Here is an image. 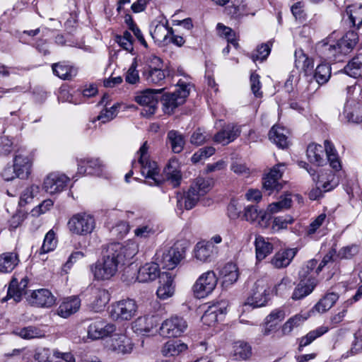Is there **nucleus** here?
<instances>
[{"label": "nucleus", "mask_w": 362, "mask_h": 362, "mask_svg": "<svg viewBox=\"0 0 362 362\" xmlns=\"http://www.w3.org/2000/svg\"><path fill=\"white\" fill-rule=\"evenodd\" d=\"M255 246L256 257L259 261L264 259L273 251V245L269 242V239L261 235L256 237Z\"/></svg>", "instance_id": "obj_39"}, {"label": "nucleus", "mask_w": 362, "mask_h": 362, "mask_svg": "<svg viewBox=\"0 0 362 362\" xmlns=\"http://www.w3.org/2000/svg\"><path fill=\"white\" fill-rule=\"evenodd\" d=\"M88 300L90 308L94 312L103 310L110 299L109 292L102 288L91 287L88 289Z\"/></svg>", "instance_id": "obj_13"}, {"label": "nucleus", "mask_w": 362, "mask_h": 362, "mask_svg": "<svg viewBox=\"0 0 362 362\" xmlns=\"http://www.w3.org/2000/svg\"><path fill=\"white\" fill-rule=\"evenodd\" d=\"M324 149L321 145L310 144L307 148V157L310 163L318 166L326 163V158L324 155Z\"/></svg>", "instance_id": "obj_40"}, {"label": "nucleus", "mask_w": 362, "mask_h": 362, "mask_svg": "<svg viewBox=\"0 0 362 362\" xmlns=\"http://www.w3.org/2000/svg\"><path fill=\"white\" fill-rule=\"evenodd\" d=\"M318 281L315 278L308 279L307 281L300 279L299 284L293 292L292 299L298 300L306 297L313 291Z\"/></svg>", "instance_id": "obj_34"}, {"label": "nucleus", "mask_w": 362, "mask_h": 362, "mask_svg": "<svg viewBox=\"0 0 362 362\" xmlns=\"http://www.w3.org/2000/svg\"><path fill=\"white\" fill-rule=\"evenodd\" d=\"M233 356L235 360H246L252 355L251 346L246 342L237 341L233 346Z\"/></svg>", "instance_id": "obj_57"}, {"label": "nucleus", "mask_w": 362, "mask_h": 362, "mask_svg": "<svg viewBox=\"0 0 362 362\" xmlns=\"http://www.w3.org/2000/svg\"><path fill=\"white\" fill-rule=\"evenodd\" d=\"M164 179H165L173 187H177L180 185L182 175L180 169V165L177 160L172 159L169 161L163 170Z\"/></svg>", "instance_id": "obj_31"}, {"label": "nucleus", "mask_w": 362, "mask_h": 362, "mask_svg": "<svg viewBox=\"0 0 362 362\" xmlns=\"http://www.w3.org/2000/svg\"><path fill=\"white\" fill-rule=\"evenodd\" d=\"M116 330L114 324L99 321L91 323L88 329V336L92 339H99L109 336Z\"/></svg>", "instance_id": "obj_28"}, {"label": "nucleus", "mask_w": 362, "mask_h": 362, "mask_svg": "<svg viewBox=\"0 0 362 362\" xmlns=\"http://www.w3.org/2000/svg\"><path fill=\"white\" fill-rule=\"evenodd\" d=\"M243 213V219L250 223H257L261 227H267L271 219V216L266 211L259 210L255 205L245 206Z\"/></svg>", "instance_id": "obj_18"}, {"label": "nucleus", "mask_w": 362, "mask_h": 362, "mask_svg": "<svg viewBox=\"0 0 362 362\" xmlns=\"http://www.w3.org/2000/svg\"><path fill=\"white\" fill-rule=\"evenodd\" d=\"M189 84L180 80L177 82V88L172 93L165 94L163 96V105L165 111L173 112L177 106L183 104L189 94Z\"/></svg>", "instance_id": "obj_9"}, {"label": "nucleus", "mask_w": 362, "mask_h": 362, "mask_svg": "<svg viewBox=\"0 0 362 362\" xmlns=\"http://www.w3.org/2000/svg\"><path fill=\"white\" fill-rule=\"evenodd\" d=\"M138 248L133 242L122 244L111 243L107 249V254L91 266L95 279L106 281L110 279L125 266L132 264V259L137 253Z\"/></svg>", "instance_id": "obj_1"}, {"label": "nucleus", "mask_w": 362, "mask_h": 362, "mask_svg": "<svg viewBox=\"0 0 362 362\" xmlns=\"http://www.w3.org/2000/svg\"><path fill=\"white\" fill-rule=\"evenodd\" d=\"M295 56V64L298 69H302L305 74H308L313 69L314 66L313 59L309 58L302 50L296 52Z\"/></svg>", "instance_id": "obj_54"}, {"label": "nucleus", "mask_w": 362, "mask_h": 362, "mask_svg": "<svg viewBox=\"0 0 362 362\" xmlns=\"http://www.w3.org/2000/svg\"><path fill=\"white\" fill-rule=\"evenodd\" d=\"M69 178L64 174L54 172L47 175L44 180L43 189L49 194L59 193L64 190Z\"/></svg>", "instance_id": "obj_14"}, {"label": "nucleus", "mask_w": 362, "mask_h": 362, "mask_svg": "<svg viewBox=\"0 0 362 362\" xmlns=\"http://www.w3.org/2000/svg\"><path fill=\"white\" fill-rule=\"evenodd\" d=\"M344 74L350 77L358 78L362 74V54H358L353 57L344 66Z\"/></svg>", "instance_id": "obj_44"}, {"label": "nucleus", "mask_w": 362, "mask_h": 362, "mask_svg": "<svg viewBox=\"0 0 362 362\" xmlns=\"http://www.w3.org/2000/svg\"><path fill=\"white\" fill-rule=\"evenodd\" d=\"M135 222L136 228L134 230V237L139 240L148 239L158 231V226L152 219L138 218Z\"/></svg>", "instance_id": "obj_17"}, {"label": "nucleus", "mask_w": 362, "mask_h": 362, "mask_svg": "<svg viewBox=\"0 0 362 362\" xmlns=\"http://www.w3.org/2000/svg\"><path fill=\"white\" fill-rule=\"evenodd\" d=\"M316 182L317 187L313 188L309 192V198L312 200H316L322 196V193L330 191L336 186L335 183L332 181L323 182L322 180H317Z\"/></svg>", "instance_id": "obj_51"}, {"label": "nucleus", "mask_w": 362, "mask_h": 362, "mask_svg": "<svg viewBox=\"0 0 362 362\" xmlns=\"http://www.w3.org/2000/svg\"><path fill=\"white\" fill-rule=\"evenodd\" d=\"M317 267V261L316 259H312L308 261L299 272L300 278L306 281L311 278L316 279V276L319 274L315 273Z\"/></svg>", "instance_id": "obj_61"}, {"label": "nucleus", "mask_w": 362, "mask_h": 362, "mask_svg": "<svg viewBox=\"0 0 362 362\" xmlns=\"http://www.w3.org/2000/svg\"><path fill=\"white\" fill-rule=\"evenodd\" d=\"M19 263L18 255L16 252H4L0 255V272L9 273Z\"/></svg>", "instance_id": "obj_41"}, {"label": "nucleus", "mask_w": 362, "mask_h": 362, "mask_svg": "<svg viewBox=\"0 0 362 362\" xmlns=\"http://www.w3.org/2000/svg\"><path fill=\"white\" fill-rule=\"evenodd\" d=\"M358 40V34L353 30L347 32L339 40L337 41L341 54L350 52Z\"/></svg>", "instance_id": "obj_38"}, {"label": "nucleus", "mask_w": 362, "mask_h": 362, "mask_svg": "<svg viewBox=\"0 0 362 362\" xmlns=\"http://www.w3.org/2000/svg\"><path fill=\"white\" fill-rule=\"evenodd\" d=\"M240 126L230 123L225 125L214 136V141L223 145H227L236 139L240 134Z\"/></svg>", "instance_id": "obj_26"}, {"label": "nucleus", "mask_w": 362, "mask_h": 362, "mask_svg": "<svg viewBox=\"0 0 362 362\" xmlns=\"http://www.w3.org/2000/svg\"><path fill=\"white\" fill-rule=\"evenodd\" d=\"M226 7V13L232 18H239L247 15L246 4L244 0H229Z\"/></svg>", "instance_id": "obj_48"}, {"label": "nucleus", "mask_w": 362, "mask_h": 362, "mask_svg": "<svg viewBox=\"0 0 362 362\" xmlns=\"http://www.w3.org/2000/svg\"><path fill=\"white\" fill-rule=\"evenodd\" d=\"M329 327L327 326H320L317 327L316 329L309 332L305 336L300 338L299 340V346L298 350L299 351H302L303 349L305 346L310 344L314 340L317 339L318 337L322 336L325 333L329 331Z\"/></svg>", "instance_id": "obj_46"}, {"label": "nucleus", "mask_w": 362, "mask_h": 362, "mask_svg": "<svg viewBox=\"0 0 362 362\" xmlns=\"http://www.w3.org/2000/svg\"><path fill=\"white\" fill-rule=\"evenodd\" d=\"M105 169V165L98 158L86 157L78 160L77 173L81 175H93L100 176Z\"/></svg>", "instance_id": "obj_15"}, {"label": "nucleus", "mask_w": 362, "mask_h": 362, "mask_svg": "<svg viewBox=\"0 0 362 362\" xmlns=\"http://www.w3.org/2000/svg\"><path fill=\"white\" fill-rule=\"evenodd\" d=\"M119 107V105L117 103L114 104L110 108H105L100 112V114L96 117H95L92 120V122L94 123L96 121H99L102 124H105L106 122L111 121L116 117L118 112Z\"/></svg>", "instance_id": "obj_60"}, {"label": "nucleus", "mask_w": 362, "mask_h": 362, "mask_svg": "<svg viewBox=\"0 0 362 362\" xmlns=\"http://www.w3.org/2000/svg\"><path fill=\"white\" fill-rule=\"evenodd\" d=\"M339 295L337 293L331 292L325 295L313 308V312L323 313L329 310L338 300Z\"/></svg>", "instance_id": "obj_42"}, {"label": "nucleus", "mask_w": 362, "mask_h": 362, "mask_svg": "<svg viewBox=\"0 0 362 362\" xmlns=\"http://www.w3.org/2000/svg\"><path fill=\"white\" fill-rule=\"evenodd\" d=\"M167 139L175 153H179L182 151L185 141L182 134L175 130H170L168 133Z\"/></svg>", "instance_id": "obj_50"}, {"label": "nucleus", "mask_w": 362, "mask_h": 362, "mask_svg": "<svg viewBox=\"0 0 362 362\" xmlns=\"http://www.w3.org/2000/svg\"><path fill=\"white\" fill-rule=\"evenodd\" d=\"M211 180L199 177L194 180L186 194L177 197V207L182 211L183 209L190 210L194 208L198 202H203L204 204H209L210 200L205 199L204 197L211 189Z\"/></svg>", "instance_id": "obj_2"}, {"label": "nucleus", "mask_w": 362, "mask_h": 362, "mask_svg": "<svg viewBox=\"0 0 362 362\" xmlns=\"http://www.w3.org/2000/svg\"><path fill=\"white\" fill-rule=\"evenodd\" d=\"M160 269L158 264L155 262L146 263L138 271L137 280L141 283L152 281L159 277Z\"/></svg>", "instance_id": "obj_32"}, {"label": "nucleus", "mask_w": 362, "mask_h": 362, "mask_svg": "<svg viewBox=\"0 0 362 362\" xmlns=\"http://www.w3.org/2000/svg\"><path fill=\"white\" fill-rule=\"evenodd\" d=\"M158 317L156 315H144L138 317L132 325V329L134 332L148 335L153 333V329L158 324Z\"/></svg>", "instance_id": "obj_24"}, {"label": "nucleus", "mask_w": 362, "mask_h": 362, "mask_svg": "<svg viewBox=\"0 0 362 362\" xmlns=\"http://www.w3.org/2000/svg\"><path fill=\"white\" fill-rule=\"evenodd\" d=\"M108 347L117 354H129L133 349V344L130 338L124 334H115L111 336Z\"/></svg>", "instance_id": "obj_25"}, {"label": "nucleus", "mask_w": 362, "mask_h": 362, "mask_svg": "<svg viewBox=\"0 0 362 362\" xmlns=\"http://www.w3.org/2000/svg\"><path fill=\"white\" fill-rule=\"evenodd\" d=\"M29 279L26 276L14 274L9 284L7 295L2 299V302L8 299H13L15 303L22 300V297L26 293Z\"/></svg>", "instance_id": "obj_12"}, {"label": "nucleus", "mask_w": 362, "mask_h": 362, "mask_svg": "<svg viewBox=\"0 0 362 362\" xmlns=\"http://www.w3.org/2000/svg\"><path fill=\"white\" fill-rule=\"evenodd\" d=\"M144 59L145 65L141 73L144 80L149 84L163 85L166 75L162 59L153 54L145 56Z\"/></svg>", "instance_id": "obj_3"}, {"label": "nucleus", "mask_w": 362, "mask_h": 362, "mask_svg": "<svg viewBox=\"0 0 362 362\" xmlns=\"http://www.w3.org/2000/svg\"><path fill=\"white\" fill-rule=\"evenodd\" d=\"M228 302L218 301L208 306L202 317V321L208 326L215 325L226 313Z\"/></svg>", "instance_id": "obj_16"}, {"label": "nucleus", "mask_w": 362, "mask_h": 362, "mask_svg": "<svg viewBox=\"0 0 362 362\" xmlns=\"http://www.w3.org/2000/svg\"><path fill=\"white\" fill-rule=\"evenodd\" d=\"M216 28L219 35L225 37L227 41L232 44L235 47L238 46V41L235 37V33L229 27H227L222 23H218Z\"/></svg>", "instance_id": "obj_64"}, {"label": "nucleus", "mask_w": 362, "mask_h": 362, "mask_svg": "<svg viewBox=\"0 0 362 362\" xmlns=\"http://www.w3.org/2000/svg\"><path fill=\"white\" fill-rule=\"evenodd\" d=\"M218 283V277L212 270L202 274L192 286L194 296L197 298H204L215 289Z\"/></svg>", "instance_id": "obj_7"}, {"label": "nucleus", "mask_w": 362, "mask_h": 362, "mask_svg": "<svg viewBox=\"0 0 362 362\" xmlns=\"http://www.w3.org/2000/svg\"><path fill=\"white\" fill-rule=\"evenodd\" d=\"M221 276L223 279V285L228 287L235 283L239 277V272L237 265L234 263H227L221 270Z\"/></svg>", "instance_id": "obj_37"}, {"label": "nucleus", "mask_w": 362, "mask_h": 362, "mask_svg": "<svg viewBox=\"0 0 362 362\" xmlns=\"http://www.w3.org/2000/svg\"><path fill=\"white\" fill-rule=\"evenodd\" d=\"M52 67L54 74L64 80L70 79L76 74L74 68L64 63H56Z\"/></svg>", "instance_id": "obj_52"}, {"label": "nucleus", "mask_w": 362, "mask_h": 362, "mask_svg": "<svg viewBox=\"0 0 362 362\" xmlns=\"http://www.w3.org/2000/svg\"><path fill=\"white\" fill-rule=\"evenodd\" d=\"M329 327L327 326H320L317 327L316 329L309 332L305 336L300 338L299 340V346L298 350L299 351H302L303 349L305 346L310 344L314 340L317 339L318 337L322 336L325 333L329 331Z\"/></svg>", "instance_id": "obj_45"}, {"label": "nucleus", "mask_w": 362, "mask_h": 362, "mask_svg": "<svg viewBox=\"0 0 362 362\" xmlns=\"http://www.w3.org/2000/svg\"><path fill=\"white\" fill-rule=\"evenodd\" d=\"M296 248L286 249L279 251L272 258L270 263L276 269L288 267L297 253Z\"/></svg>", "instance_id": "obj_33"}, {"label": "nucleus", "mask_w": 362, "mask_h": 362, "mask_svg": "<svg viewBox=\"0 0 362 362\" xmlns=\"http://www.w3.org/2000/svg\"><path fill=\"white\" fill-rule=\"evenodd\" d=\"M137 304L131 298L123 299L112 303L109 311L112 320L118 322L129 321L136 314Z\"/></svg>", "instance_id": "obj_6"}, {"label": "nucleus", "mask_w": 362, "mask_h": 362, "mask_svg": "<svg viewBox=\"0 0 362 362\" xmlns=\"http://www.w3.org/2000/svg\"><path fill=\"white\" fill-rule=\"evenodd\" d=\"M57 239L56 238V233L53 230H50L45 236L42 245L39 250V254L44 255L53 251L57 247Z\"/></svg>", "instance_id": "obj_58"}, {"label": "nucleus", "mask_w": 362, "mask_h": 362, "mask_svg": "<svg viewBox=\"0 0 362 362\" xmlns=\"http://www.w3.org/2000/svg\"><path fill=\"white\" fill-rule=\"evenodd\" d=\"M81 307V299L76 296L64 298L59 305L57 314L64 318H67L76 313Z\"/></svg>", "instance_id": "obj_29"}, {"label": "nucleus", "mask_w": 362, "mask_h": 362, "mask_svg": "<svg viewBox=\"0 0 362 362\" xmlns=\"http://www.w3.org/2000/svg\"><path fill=\"white\" fill-rule=\"evenodd\" d=\"M269 286L263 279L257 280L250 290L246 305L252 308H260L266 305L269 300Z\"/></svg>", "instance_id": "obj_10"}, {"label": "nucleus", "mask_w": 362, "mask_h": 362, "mask_svg": "<svg viewBox=\"0 0 362 362\" xmlns=\"http://www.w3.org/2000/svg\"><path fill=\"white\" fill-rule=\"evenodd\" d=\"M69 230L78 235H87L90 234L95 227L94 217L87 213H78L74 214L68 221Z\"/></svg>", "instance_id": "obj_8"}, {"label": "nucleus", "mask_w": 362, "mask_h": 362, "mask_svg": "<svg viewBox=\"0 0 362 362\" xmlns=\"http://www.w3.org/2000/svg\"><path fill=\"white\" fill-rule=\"evenodd\" d=\"M148 148L147 142H144L138 151L141 173L147 179L146 184L150 186L159 185L162 183L163 179L160 178L159 175L157 163L149 160L147 154Z\"/></svg>", "instance_id": "obj_4"}, {"label": "nucleus", "mask_w": 362, "mask_h": 362, "mask_svg": "<svg viewBox=\"0 0 362 362\" xmlns=\"http://www.w3.org/2000/svg\"><path fill=\"white\" fill-rule=\"evenodd\" d=\"M346 13L349 22L353 26L359 27L362 25V5L349 6L346 9Z\"/></svg>", "instance_id": "obj_56"}, {"label": "nucleus", "mask_w": 362, "mask_h": 362, "mask_svg": "<svg viewBox=\"0 0 362 362\" xmlns=\"http://www.w3.org/2000/svg\"><path fill=\"white\" fill-rule=\"evenodd\" d=\"M331 76V67L328 63H322L315 69L314 78L317 88L320 86L326 83Z\"/></svg>", "instance_id": "obj_49"}, {"label": "nucleus", "mask_w": 362, "mask_h": 362, "mask_svg": "<svg viewBox=\"0 0 362 362\" xmlns=\"http://www.w3.org/2000/svg\"><path fill=\"white\" fill-rule=\"evenodd\" d=\"M34 358L38 362H58L54 356V351L47 348L37 349Z\"/></svg>", "instance_id": "obj_63"}, {"label": "nucleus", "mask_w": 362, "mask_h": 362, "mask_svg": "<svg viewBox=\"0 0 362 362\" xmlns=\"http://www.w3.org/2000/svg\"><path fill=\"white\" fill-rule=\"evenodd\" d=\"M288 132L282 127L274 126L269 133V139L274 143L279 148H286L288 146Z\"/></svg>", "instance_id": "obj_35"}, {"label": "nucleus", "mask_w": 362, "mask_h": 362, "mask_svg": "<svg viewBox=\"0 0 362 362\" xmlns=\"http://www.w3.org/2000/svg\"><path fill=\"white\" fill-rule=\"evenodd\" d=\"M163 89H152L148 88L143 91L137 93L135 96V101L142 106L148 107V112L153 114L157 107L158 94L162 92Z\"/></svg>", "instance_id": "obj_21"}, {"label": "nucleus", "mask_w": 362, "mask_h": 362, "mask_svg": "<svg viewBox=\"0 0 362 362\" xmlns=\"http://www.w3.org/2000/svg\"><path fill=\"white\" fill-rule=\"evenodd\" d=\"M292 199L290 194H286L281 197L280 200L278 202L270 204L267 209V212L269 215L272 214H276L284 209H287L291 207Z\"/></svg>", "instance_id": "obj_53"}, {"label": "nucleus", "mask_w": 362, "mask_h": 362, "mask_svg": "<svg viewBox=\"0 0 362 362\" xmlns=\"http://www.w3.org/2000/svg\"><path fill=\"white\" fill-rule=\"evenodd\" d=\"M40 192V187L37 185H32L25 188L21 194L19 204L24 206L30 203L35 197Z\"/></svg>", "instance_id": "obj_59"}, {"label": "nucleus", "mask_w": 362, "mask_h": 362, "mask_svg": "<svg viewBox=\"0 0 362 362\" xmlns=\"http://www.w3.org/2000/svg\"><path fill=\"white\" fill-rule=\"evenodd\" d=\"M187 349L185 344L180 341H169L162 348V354L165 357L178 356Z\"/></svg>", "instance_id": "obj_47"}, {"label": "nucleus", "mask_w": 362, "mask_h": 362, "mask_svg": "<svg viewBox=\"0 0 362 362\" xmlns=\"http://www.w3.org/2000/svg\"><path fill=\"white\" fill-rule=\"evenodd\" d=\"M33 161L30 153L18 151L13 158V165L18 174V178L25 179L30 174Z\"/></svg>", "instance_id": "obj_23"}, {"label": "nucleus", "mask_w": 362, "mask_h": 362, "mask_svg": "<svg viewBox=\"0 0 362 362\" xmlns=\"http://www.w3.org/2000/svg\"><path fill=\"white\" fill-rule=\"evenodd\" d=\"M28 300L33 306L48 308L55 304L56 298L48 289L40 288L33 291Z\"/></svg>", "instance_id": "obj_19"}, {"label": "nucleus", "mask_w": 362, "mask_h": 362, "mask_svg": "<svg viewBox=\"0 0 362 362\" xmlns=\"http://www.w3.org/2000/svg\"><path fill=\"white\" fill-rule=\"evenodd\" d=\"M185 247H180L177 245L172 247L164 246L156 251L155 261L159 267L168 270L175 268L184 258Z\"/></svg>", "instance_id": "obj_5"}, {"label": "nucleus", "mask_w": 362, "mask_h": 362, "mask_svg": "<svg viewBox=\"0 0 362 362\" xmlns=\"http://www.w3.org/2000/svg\"><path fill=\"white\" fill-rule=\"evenodd\" d=\"M168 21L164 20L156 23L153 30H151V35L155 42L158 43L165 42L168 36L173 34V28L168 27Z\"/></svg>", "instance_id": "obj_36"}, {"label": "nucleus", "mask_w": 362, "mask_h": 362, "mask_svg": "<svg viewBox=\"0 0 362 362\" xmlns=\"http://www.w3.org/2000/svg\"><path fill=\"white\" fill-rule=\"evenodd\" d=\"M317 51L320 57L325 61H334L339 54H341L337 41L329 36L322 40L317 45Z\"/></svg>", "instance_id": "obj_20"}, {"label": "nucleus", "mask_w": 362, "mask_h": 362, "mask_svg": "<svg viewBox=\"0 0 362 362\" xmlns=\"http://www.w3.org/2000/svg\"><path fill=\"white\" fill-rule=\"evenodd\" d=\"M175 293L173 276L170 272H163L159 276V286L157 296L160 299L165 300Z\"/></svg>", "instance_id": "obj_27"}, {"label": "nucleus", "mask_w": 362, "mask_h": 362, "mask_svg": "<svg viewBox=\"0 0 362 362\" xmlns=\"http://www.w3.org/2000/svg\"><path fill=\"white\" fill-rule=\"evenodd\" d=\"M187 328V323L183 317L173 316L162 323L160 334L165 337H178L186 331Z\"/></svg>", "instance_id": "obj_11"}, {"label": "nucleus", "mask_w": 362, "mask_h": 362, "mask_svg": "<svg viewBox=\"0 0 362 362\" xmlns=\"http://www.w3.org/2000/svg\"><path fill=\"white\" fill-rule=\"evenodd\" d=\"M307 318V316H303L301 314H297L289 318L282 326L281 332L283 334H290L295 327L300 325Z\"/></svg>", "instance_id": "obj_62"}, {"label": "nucleus", "mask_w": 362, "mask_h": 362, "mask_svg": "<svg viewBox=\"0 0 362 362\" xmlns=\"http://www.w3.org/2000/svg\"><path fill=\"white\" fill-rule=\"evenodd\" d=\"M14 333L24 339H32L45 337V332L37 327L28 326L14 331Z\"/></svg>", "instance_id": "obj_55"}, {"label": "nucleus", "mask_w": 362, "mask_h": 362, "mask_svg": "<svg viewBox=\"0 0 362 362\" xmlns=\"http://www.w3.org/2000/svg\"><path fill=\"white\" fill-rule=\"evenodd\" d=\"M284 165L281 163L273 167L270 172L263 179V188L270 194L273 191H279L282 186L279 180L282 176Z\"/></svg>", "instance_id": "obj_22"}, {"label": "nucleus", "mask_w": 362, "mask_h": 362, "mask_svg": "<svg viewBox=\"0 0 362 362\" xmlns=\"http://www.w3.org/2000/svg\"><path fill=\"white\" fill-rule=\"evenodd\" d=\"M324 152L326 153V161L328 160L330 166L335 170H339L341 168V163L339 158L338 153L334 144L329 140L324 142Z\"/></svg>", "instance_id": "obj_43"}, {"label": "nucleus", "mask_w": 362, "mask_h": 362, "mask_svg": "<svg viewBox=\"0 0 362 362\" xmlns=\"http://www.w3.org/2000/svg\"><path fill=\"white\" fill-rule=\"evenodd\" d=\"M215 253H217V247L212 243L201 241L194 248V257L203 262H210Z\"/></svg>", "instance_id": "obj_30"}]
</instances>
